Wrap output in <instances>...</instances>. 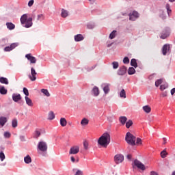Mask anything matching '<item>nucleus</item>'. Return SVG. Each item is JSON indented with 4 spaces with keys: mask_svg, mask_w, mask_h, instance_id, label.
<instances>
[{
    "mask_svg": "<svg viewBox=\"0 0 175 175\" xmlns=\"http://www.w3.org/2000/svg\"><path fill=\"white\" fill-rule=\"evenodd\" d=\"M110 134L109 133H105L100 136L98 140V144L103 147L104 148H107V146L110 144Z\"/></svg>",
    "mask_w": 175,
    "mask_h": 175,
    "instance_id": "nucleus-1",
    "label": "nucleus"
},
{
    "mask_svg": "<svg viewBox=\"0 0 175 175\" xmlns=\"http://www.w3.org/2000/svg\"><path fill=\"white\" fill-rule=\"evenodd\" d=\"M21 23L22 25H25V28H31L33 25L32 17L28 18V15L25 14L21 17Z\"/></svg>",
    "mask_w": 175,
    "mask_h": 175,
    "instance_id": "nucleus-2",
    "label": "nucleus"
},
{
    "mask_svg": "<svg viewBox=\"0 0 175 175\" xmlns=\"http://www.w3.org/2000/svg\"><path fill=\"white\" fill-rule=\"evenodd\" d=\"M125 140L130 146H136V137L130 132L126 133Z\"/></svg>",
    "mask_w": 175,
    "mask_h": 175,
    "instance_id": "nucleus-3",
    "label": "nucleus"
},
{
    "mask_svg": "<svg viewBox=\"0 0 175 175\" xmlns=\"http://www.w3.org/2000/svg\"><path fill=\"white\" fill-rule=\"evenodd\" d=\"M113 161L116 165H118L120 163H122L124 162V155L121 154H118L114 156Z\"/></svg>",
    "mask_w": 175,
    "mask_h": 175,
    "instance_id": "nucleus-4",
    "label": "nucleus"
},
{
    "mask_svg": "<svg viewBox=\"0 0 175 175\" xmlns=\"http://www.w3.org/2000/svg\"><path fill=\"white\" fill-rule=\"evenodd\" d=\"M47 143H46L45 142H40L38 143V150H40V151H42V152H46V151H47Z\"/></svg>",
    "mask_w": 175,
    "mask_h": 175,
    "instance_id": "nucleus-5",
    "label": "nucleus"
},
{
    "mask_svg": "<svg viewBox=\"0 0 175 175\" xmlns=\"http://www.w3.org/2000/svg\"><path fill=\"white\" fill-rule=\"evenodd\" d=\"M79 151L80 147L79 146H74L70 148L69 154L70 155H76V154H79Z\"/></svg>",
    "mask_w": 175,
    "mask_h": 175,
    "instance_id": "nucleus-6",
    "label": "nucleus"
},
{
    "mask_svg": "<svg viewBox=\"0 0 175 175\" xmlns=\"http://www.w3.org/2000/svg\"><path fill=\"white\" fill-rule=\"evenodd\" d=\"M38 72L33 67L31 68V74L29 75V79H30L31 81H36V75Z\"/></svg>",
    "mask_w": 175,
    "mask_h": 175,
    "instance_id": "nucleus-7",
    "label": "nucleus"
},
{
    "mask_svg": "<svg viewBox=\"0 0 175 175\" xmlns=\"http://www.w3.org/2000/svg\"><path fill=\"white\" fill-rule=\"evenodd\" d=\"M134 165L136 166L138 169H140L141 170H146V165L143 164L140 161L135 159L134 161Z\"/></svg>",
    "mask_w": 175,
    "mask_h": 175,
    "instance_id": "nucleus-8",
    "label": "nucleus"
},
{
    "mask_svg": "<svg viewBox=\"0 0 175 175\" xmlns=\"http://www.w3.org/2000/svg\"><path fill=\"white\" fill-rule=\"evenodd\" d=\"M25 58L29 61L30 64H35L37 61L36 57L32 56L31 53L25 55Z\"/></svg>",
    "mask_w": 175,
    "mask_h": 175,
    "instance_id": "nucleus-9",
    "label": "nucleus"
},
{
    "mask_svg": "<svg viewBox=\"0 0 175 175\" xmlns=\"http://www.w3.org/2000/svg\"><path fill=\"white\" fill-rule=\"evenodd\" d=\"M136 18H139V13L136 11H133L131 14H129V20L131 21H135Z\"/></svg>",
    "mask_w": 175,
    "mask_h": 175,
    "instance_id": "nucleus-10",
    "label": "nucleus"
},
{
    "mask_svg": "<svg viewBox=\"0 0 175 175\" xmlns=\"http://www.w3.org/2000/svg\"><path fill=\"white\" fill-rule=\"evenodd\" d=\"M126 73V67L125 66H123L119 68L118 70V75L120 76H124Z\"/></svg>",
    "mask_w": 175,
    "mask_h": 175,
    "instance_id": "nucleus-11",
    "label": "nucleus"
},
{
    "mask_svg": "<svg viewBox=\"0 0 175 175\" xmlns=\"http://www.w3.org/2000/svg\"><path fill=\"white\" fill-rule=\"evenodd\" d=\"M18 46V44L17 43H12L10 46H6L4 49V51H12V50H14V49H16Z\"/></svg>",
    "mask_w": 175,
    "mask_h": 175,
    "instance_id": "nucleus-12",
    "label": "nucleus"
},
{
    "mask_svg": "<svg viewBox=\"0 0 175 175\" xmlns=\"http://www.w3.org/2000/svg\"><path fill=\"white\" fill-rule=\"evenodd\" d=\"M170 50V45L169 44H165L163 45L162 49V53L164 55H166L167 54V52Z\"/></svg>",
    "mask_w": 175,
    "mask_h": 175,
    "instance_id": "nucleus-13",
    "label": "nucleus"
},
{
    "mask_svg": "<svg viewBox=\"0 0 175 175\" xmlns=\"http://www.w3.org/2000/svg\"><path fill=\"white\" fill-rule=\"evenodd\" d=\"M12 100L14 102H18V100H21V95L20 94H13Z\"/></svg>",
    "mask_w": 175,
    "mask_h": 175,
    "instance_id": "nucleus-14",
    "label": "nucleus"
},
{
    "mask_svg": "<svg viewBox=\"0 0 175 175\" xmlns=\"http://www.w3.org/2000/svg\"><path fill=\"white\" fill-rule=\"evenodd\" d=\"M103 91L105 92V94H109V91H110V84L109 83H105L103 85Z\"/></svg>",
    "mask_w": 175,
    "mask_h": 175,
    "instance_id": "nucleus-15",
    "label": "nucleus"
},
{
    "mask_svg": "<svg viewBox=\"0 0 175 175\" xmlns=\"http://www.w3.org/2000/svg\"><path fill=\"white\" fill-rule=\"evenodd\" d=\"M5 25H6L8 29H10V31H13V29H14V28H16V25L10 22L6 23Z\"/></svg>",
    "mask_w": 175,
    "mask_h": 175,
    "instance_id": "nucleus-16",
    "label": "nucleus"
},
{
    "mask_svg": "<svg viewBox=\"0 0 175 175\" xmlns=\"http://www.w3.org/2000/svg\"><path fill=\"white\" fill-rule=\"evenodd\" d=\"M75 42H81V40H84V37L81 34H77L75 36Z\"/></svg>",
    "mask_w": 175,
    "mask_h": 175,
    "instance_id": "nucleus-17",
    "label": "nucleus"
},
{
    "mask_svg": "<svg viewBox=\"0 0 175 175\" xmlns=\"http://www.w3.org/2000/svg\"><path fill=\"white\" fill-rule=\"evenodd\" d=\"M127 120H128V118H126V116H120L119 118V121H120V124H122V125H125Z\"/></svg>",
    "mask_w": 175,
    "mask_h": 175,
    "instance_id": "nucleus-18",
    "label": "nucleus"
},
{
    "mask_svg": "<svg viewBox=\"0 0 175 175\" xmlns=\"http://www.w3.org/2000/svg\"><path fill=\"white\" fill-rule=\"evenodd\" d=\"M6 122H8V119L6 118V117H0V125H1V126H3L6 124Z\"/></svg>",
    "mask_w": 175,
    "mask_h": 175,
    "instance_id": "nucleus-19",
    "label": "nucleus"
},
{
    "mask_svg": "<svg viewBox=\"0 0 175 175\" xmlns=\"http://www.w3.org/2000/svg\"><path fill=\"white\" fill-rule=\"evenodd\" d=\"M25 99L28 106H30L31 107L33 106V103H32V100H31V98H29L28 96H25Z\"/></svg>",
    "mask_w": 175,
    "mask_h": 175,
    "instance_id": "nucleus-20",
    "label": "nucleus"
},
{
    "mask_svg": "<svg viewBox=\"0 0 175 175\" xmlns=\"http://www.w3.org/2000/svg\"><path fill=\"white\" fill-rule=\"evenodd\" d=\"M92 92H93L94 96H98L99 95V88L98 87L95 86L92 89Z\"/></svg>",
    "mask_w": 175,
    "mask_h": 175,
    "instance_id": "nucleus-21",
    "label": "nucleus"
},
{
    "mask_svg": "<svg viewBox=\"0 0 175 175\" xmlns=\"http://www.w3.org/2000/svg\"><path fill=\"white\" fill-rule=\"evenodd\" d=\"M0 83H1V84H9V81L7 79V78L1 77H0Z\"/></svg>",
    "mask_w": 175,
    "mask_h": 175,
    "instance_id": "nucleus-22",
    "label": "nucleus"
},
{
    "mask_svg": "<svg viewBox=\"0 0 175 175\" xmlns=\"http://www.w3.org/2000/svg\"><path fill=\"white\" fill-rule=\"evenodd\" d=\"M0 94L6 95V94H8V90H6L4 86H0Z\"/></svg>",
    "mask_w": 175,
    "mask_h": 175,
    "instance_id": "nucleus-23",
    "label": "nucleus"
},
{
    "mask_svg": "<svg viewBox=\"0 0 175 175\" xmlns=\"http://www.w3.org/2000/svg\"><path fill=\"white\" fill-rule=\"evenodd\" d=\"M89 122L90 120H88V119L83 118L81 122V124L82 125V126H85L86 125H88Z\"/></svg>",
    "mask_w": 175,
    "mask_h": 175,
    "instance_id": "nucleus-24",
    "label": "nucleus"
},
{
    "mask_svg": "<svg viewBox=\"0 0 175 175\" xmlns=\"http://www.w3.org/2000/svg\"><path fill=\"white\" fill-rule=\"evenodd\" d=\"M68 122L66 121V119H65L64 118H62L60 119V125L62 126H65L66 125H67Z\"/></svg>",
    "mask_w": 175,
    "mask_h": 175,
    "instance_id": "nucleus-25",
    "label": "nucleus"
},
{
    "mask_svg": "<svg viewBox=\"0 0 175 175\" xmlns=\"http://www.w3.org/2000/svg\"><path fill=\"white\" fill-rule=\"evenodd\" d=\"M61 16L62 17H63L64 18L68 17V13L67 10H65L64 9L62 10V13H61Z\"/></svg>",
    "mask_w": 175,
    "mask_h": 175,
    "instance_id": "nucleus-26",
    "label": "nucleus"
},
{
    "mask_svg": "<svg viewBox=\"0 0 175 175\" xmlns=\"http://www.w3.org/2000/svg\"><path fill=\"white\" fill-rule=\"evenodd\" d=\"M24 161L25 163H31L32 162V159H31V157L29 155H27L24 158Z\"/></svg>",
    "mask_w": 175,
    "mask_h": 175,
    "instance_id": "nucleus-27",
    "label": "nucleus"
},
{
    "mask_svg": "<svg viewBox=\"0 0 175 175\" xmlns=\"http://www.w3.org/2000/svg\"><path fill=\"white\" fill-rule=\"evenodd\" d=\"M136 73V70L133 67H130L128 70V74L131 75H135Z\"/></svg>",
    "mask_w": 175,
    "mask_h": 175,
    "instance_id": "nucleus-28",
    "label": "nucleus"
},
{
    "mask_svg": "<svg viewBox=\"0 0 175 175\" xmlns=\"http://www.w3.org/2000/svg\"><path fill=\"white\" fill-rule=\"evenodd\" d=\"M143 110L145 111V113H150L151 112V107L148 105L144 106Z\"/></svg>",
    "mask_w": 175,
    "mask_h": 175,
    "instance_id": "nucleus-29",
    "label": "nucleus"
},
{
    "mask_svg": "<svg viewBox=\"0 0 175 175\" xmlns=\"http://www.w3.org/2000/svg\"><path fill=\"white\" fill-rule=\"evenodd\" d=\"M55 118V115L54 114V112L50 111L48 115V120H54Z\"/></svg>",
    "mask_w": 175,
    "mask_h": 175,
    "instance_id": "nucleus-30",
    "label": "nucleus"
},
{
    "mask_svg": "<svg viewBox=\"0 0 175 175\" xmlns=\"http://www.w3.org/2000/svg\"><path fill=\"white\" fill-rule=\"evenodd\" d=\"M41 92L45 95V96H50V92H49V90L47 89H42Z\"/></svg>",
    "mask_w": 175,
    "mask_h": 175,
    "instance_id": "nucleus-31",
    "label": "nucleus"
},
{
    "mask_svg": "<svg viewBox=\"0 0 175 175\" xmlns=\"http://www.w3.org/2000/svg\"><path fill=\"white\" fill-rule=\"evenodd\" d=\"M131 66H133L134 68L137 67V62H136V59H131Z\"/></svg>",
    "mask_w": 175,
    "mask_h": 175,
    "instance_id": "nucleus-32",
    "label": "nucleus"
},
{
    "mask_svg": "<svg viewBox=\"0 0 175 175\" xmlns=\"http://www.w3.org/2000/svg\"><path fill=\"white\" fill-rule=\"evenodd\" d=\"M133 125V122H132V120H131L126 122V128H127V129H129V128H131V126H132Z\"/></svg>",
    "mask_w": 175,
    "mask_h": 175,
    "instance_id": "nucleus-33",
    "label": "nucleus"
},
{
    "mask_svg": "<svg viewBox=\"0 0 175 175\" xmlns=\"http://www.w3.org/2000/svg\"><path fill=\"white\" fill-rule=\"evenodd\" d=\"M120 98H126V92H125V90L122 89L120 92Z\"/></svg>",
    "mask_w": 175,
    "mask_h": 175,
    "instance_id": "nucleus-34",
    "label": "nucleus"
},
{
    "mask_svg": "<svg viewBox=\"0 0 175 175\" xmlns=\"http://www.w3.org/2000/svg\"><path fill=\"white\" fill-rule=\"evenodd\" d=\"M116 33H117V31L113 30L109 35V39H114L116 38Z\"/></svg>",
    "mask_w": 175,
    "mask_h": 175,
    "instance_id": "nucleus-35",
    "label": "nucleus"
},
{
    "mask_svg": "<svg viewBox=\"0 0 175 175\" xmlns=\"http://www.w3.org/2000/svg\"><path fill=\"white\" fill-rule=\"evenodd\" d=\"M40 20H44V15L42 14H38L37 16V21H40Z\"/></svg>",
    "mask_w": 175,
    "mask_h": 175,
    "instance_id": "nucleus-36",
    "label": "nucleus"
},
{
    "mask_svg": "<svg viewBox=\"0 0 175 175\" xmlns=\"http://www.w3.org/2000/svg\"><path fill=\"white\" fill-rule=\"evenodd\" d=\"M160 154L161 158H166V157L167 156V152H166V150H163L162 152H161Z\"/></svg>",
    "mask_w": 175,
    "mask_h": 175,
    "instance_id": "nucleus-37",
    "label": "nucleus"
},
{
    "mask_svg": "<svg viewBox=\"0 0 175 175\" xmlns=\"http://www.w3.org/2000/svg\"><path fill=\"white\" fill-rule=\"evenodd\" d=\"M136 142H135V146H142V139L140 138H137Z\"/></svg>",
    "mask_w": 175,
    "mask_h": 175,
    "instance_id": "nucleus-38",
    "label": "nucleus"
},
{
    "mask_svg": "<svg viewBox=\"0 0 175 175\" xmlns=\"http://www.w3.org/2000/svg\"><path fill=\"white\" fill-rule=\"evenodd\" d=\"M167 36H169V33L165 32V33L161 34L160 38H161V39H166V38H167Z\"/></svg>",
    "mask_w": 175,
    "mask_h": 175,
    "instance_id": "nucleus-39",
    "label": "nucleus"
},
{
    "mask_svg": "<svg viewBox=\"0 0 175 175\" xmlns=\"http://www.w3.org/2000/svg\"><path fill=\"white\" fill-rule=\"evenodd\" d=\"M5 153H3L2 151L0 152V159H1V162L5 161Z\"/></svg>",
    "mask_w": 175,
    "mask_h": 175,
    "instance_id": "nucleus-40",
    "label": "nucleus"
},
{
    "mask_svg": "<svg viewBox=\"0 0 175 175\" xmlns=\"http://www.w3.org/2000/svg\"><path fill=\"white\" fill-rule=\"evenodd\" d=\"M17 125H18L17 119H14L12 120V126H13V128H17Z\"/></svg>",
    "mask_w": 175,
    "mask_h": 175,
    "instance_id": "nucleus-41",
    "label": "nucleus"
},
{
    "mask_svg": "<svg viewBox=\"0 0 175 175\" xmlns=\"http://www.w3.org/2000/svg\"><path fill=\"white\" fill-rule=\"evenodd\" d=\"M23 94H25V95H26V96H29V92L28 91V89H27V88H23Z\"/></svg>",
    "mask_w": 175,
    "mask_h": 175,
    "instance_id": "nucleus-42",
    "label": "nucleus"
},
{
    "mask_svg": "<svg viewBox=\"0 0 175 175\" xmlns=\"http://www.w3.org/2000/svg\"><path fill=\"white\" fill-rule=\"evenodd\" d=\"M161 84H162V79H157L155 81V85L156 87H158L159 85H161Z\"/></svg>",
    "mask_w": 175,
    "mask_h": 175,
    "instance_id": "nucleus-43",
    "label": "nucleus"
},
{
    "mask_svg": "<svg viewBox=\"0 0 175 175\" xmlns=\"http://www.w3.org/2000/svg\"><path fill=\"white\" fill-rule=\"evenodd\" d=\"M123 64H129V57H125L123 59Z\"/></svg>",
    "mask_w": 175,
    "mask_h": 175,
    "instance_id": "nucleus-44",
    "label": "nucleus"
},
{
    "mask_svg": "<svg viewBox=\"0 0 175 175\" xmlns=\"http://www.w3.org/2000/svg\"><path fill=\"white\" fill-rule=\"evenodd\" d=\"M112 65H113V69H117L118 68V62H113L112 63Z\"/></svg>",
    "mask_w": 175,
    "mask_h": 175,
    "instance_id": "nucleus-45",
    "label": "nucleus"
},
{
    "mask_svg": "<svg viewBox=\"0 0 175 175\" xmlns=\"http://www.w3.org/2000/svg\"><path fill=\"white\" fill-rule=\"evenodd\" d=\"M10 136H12V135L10 134V133L9 132H5L4 133V137L7 139H9L10 137Z\"/></svg>",
    "mask_w": 175,
    "mask_h": 175,
    "instance_id": "nucleus-46",
    "label": "nucleus"
},
{
    "mask_svg": "<svg viewBox=\"0 0 175 175\" xmlns=\"http://www.w3.org/2000/svg\"><path fill=\"white\" fill-rule=\"evenodd\" d=\"M165 8H166L167 12L169 14V13H170L172 12V10L170 9V5L169 4H166Z\"/></svg>",
    "mask_w": 175,
    "mask_h": 175,
    "instance_id": "nucleus-47",
    "label": "nucleus"
},
{
    "mask_svg": "<svg viewBox=\"0 0 175 175\" xmlns=\"http://www.w3.org/2000/svg\"><path fill=\"white\" fill-rule=\"evenodd\" d=\"M83 147H84L85 150H88V142L85 141L83 142Z\"/></svg>",
    "mask_w": 175,
    "mask_h": 175,
    "instance_id": "nucleus-48",
    "label": "nucleus"
},
{
    "mask_svg": "<svg viewBox=\"0 0 175 175\" xmlns=\"http://www.w3.org/2000/svg\"><path fill=\"white\" fill-rule=\"evenodd\" d=\"M39 136H40V131L37 130L35 131V137L38 138Z\"/></svg>",
    "mask_w": 175,
    "mask_h": 175,
    "instance_id": "nucleus-49",
    "label": "nucleus"
},
{
    "mask_svg": "<svg viewBox=\"0 0 175 175\" xmlns=\"http://www.w3.org/2000/svg\"><path fill=\"white\" fill-rule=\"evenodd\" d=\"M167 88V85H161L160 86L161 91H163V90H166Z\"/></svg>",
    "mask_w": 175,
    "mask_h": 175,
    "instance_id": "nucleus-50",
    "label": "nucleus"
},
{
    "mask_svg": "<svg viewBox=\"0 0 175 175\" xmlns=\"http://www.w3.org/2000/svg\"><path fill=\"white\" fill-rule=\"evenodd\" d=\"M70 161H71V162L75 163V162H76V158H75V157L72 156L70 157ZM77 162H79V159H77Z\"/></svg>",
    "mask_w": 175,
    "mask_h": 175,
    "instance_id": "nucleus-51",
    "label": "nucleus"
},
{
    "mask_svg": "<svg viewBox=\"0 0 175 175\" xmlns=\"http://www.w3.org/2000/svg\"><path fill=\"white\" fill-rule=\"evenodd\" d=\"M96 68V65L92 66L88 68V72H91V70H94Z\"/></svg>",
    "mask_w": 175,
    "mask_h": 175,
    "instance_id": "nucleus-52",
    "label": "nucleus"
},
{
    "mask_svg": "<svg viewBox=\"0 0 175 175\" xmlns=\"http://www.w3.org/2000/svg\"><path fill=\"white\" fill-rule=\"evenodd\" d=\"M95 27V25H94L93 24H88V29H93V28Z\"/></svg>",
    "mask_w": 175,
    "mask_h": 175,
    "instance_id": "nucleus-53",
    "label": "nucleus"
},
{
    "mask_svg": "<svg viewBox=\"0 0 175 175\" xmlns=\"http://www.w3.org/2000/svg\"><path fill=\"white\" fill-rule=\"evenodd\" d=\"M75 175H83V171L78 170L75 173Z\"/></svg>",
    "mask_w": 175,
    "mask_h": 175,
    "instance_id": "nucleus-54",
    "label": "nucleus"
},
{
    "mask_svg": "<svg viewBox=\"0 0 175 175\" xmlns=\"http://www.w3.org/2000/svg\"><path fill=\"white\" fill-rule=\"evenodd\" d=\"M33 0H30L29 1V3H28V6L29 7V8H31V6H32V5H33Z\"/></svg>",
    "mask_w": 175,
    "mask_h": 175,
    "instance_id": "nucleus-55",
    "label": "nucleus"
},
{
    "mask_svg": "<svg viewBox=\"0 0 175 175\" xmlns=\"http://www.w3.org/2000/svg\"><path fill=\"white\" fill-rule=\"evenodd\" d=\"M20 139L21 142H25V137L24 135L20 136Z\"/></svg>",
    "mask_w": 175,
    "mask_h": 175,
    "instance_id": "nucleus-56",
    "label": "nucleus"
},
{
    "mask_svg": "<svg viewBox=\"0 0 175 175\" xmlns=\"http://www.w3.org/2000/svg\"><path fill=\"white\" fill-rule=\"evenodd\" d=\"M126 158L129 161L132 159V154H127Z\"/></svg>",
    "mask_w": 175,
    "mask_h": 175,
    "instance_id": "nucleus-57",
    "label": "nucleus"
},
{
    "mask_svg": "<svg viewBox=\"0 0 175 175\" xmlns=\"http://www.w3.org/2000/svg\"><path fill=\"white\" fill-rule=\"evenodd\" d=\"M167 96V92H164L163 93H162V97L165 98Z\"/></svg>",
    "mask_w": 175,
    "mask_h": 175,
    "instance_id": "nucleus-58",
    "label": "nucleus"
},
{
    "mask_svg": "<svg viewBox=\"0 0 175 175\" xmlns=\"http://www.w3.org/2000/svg\"><path fill=\"white\" fill-rule=\"evenodd\" d=\"M175 93V88L171 90V95H174Z\"/></svg>",
    "mask_w": 175,
    "mask_h": 175,
    "instance_id": "nucleus-59",
    "label": "nucleus"
},
{
    "mask_svg": "<svg viewBox=\"0 0 175 175\" xmlns=\"http://www.w3.org/2000/svg\"><path fill=\"white\" fill-rule=\"evenodd\" d=\"M150 175H158V174L157 172H154V171H152L150 172Z\"/></svg>",
    "mask_w": 175,
    "mask_h": 175,
    "instance_id": "nucleus-60",
    "label": "nucleus"
},
{
    "mask_svg": "<svg viewBox=\"0 0 175 175\" xmlns=\"http://www.w3.org/2000/svg\"><path fill=\"white\" fill-rule=\"evenodd\" d=\"M163 144H166V142H167V139H166V138L164 137V138L163 139Z\"/></svg>",
    "mask_w": 175,
    "mask_h": 175,
    "instance_id": "nucleus-61",
    "label": "nucleus"
},
{
    "mask_svg": "<svg viewBox=\"0 0 175 175\" xmlns=\"http://www.w3.org/2000/svg\"><path fill=\"white\" fill-rule=\"evenodd\" d=\"M170 2H174L175 0H169Z\"/></svg>",
    "mask_w": 175,
    "mask_h": 175,
    "instance_id": "nucleus-62",
    "label": "nucleus"
},
{
    "mask_svg": "<svg viewBox=\"0 0 175 175\" xmlns=\"http://www.w3.org/2000/svg\"><path fill=\"white\" fill-rule=\"evenodd\" d=\"M172 175H175V171L172 172Z\"/></svg>",
    "mask_w": 175,
    "mask_h": 175,
    "instance_id": "nucleus-63",
    "label": "nucleus"
},
{
    "mask_svg": "<svg viewBox=\"0 0 175 175\" xmlns=\"http://www.w3.org/2000/svg\"><path fill=\"white\" fill-rule=\"evenodd\" d=\"M165 17H163V20H165Z\"/></svg>",
    "mask_w": 175,
    "mask_h": 175,
    "instance_id": "nucleus-64",
    "label": "nucleus"
}]
</instances>
